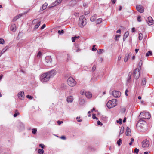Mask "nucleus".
I'll list each match as a JSON object with an SVG mask.
<instances>
[{
    "mask_svg": "<svg viewBox=\"0 0 154 154\" xmlns=\"http://www.w3.org/2000/svg\"><path fill=\"white\" fill-rule=\"evenodd\" d=\"M86 20L84 16H80L79 18V26L81 28L83 27L86 24Z\"/></svg>",
    "mask_w": 154,
    "mask_h": 154,
    "instance_id": "obj_1",
    "label": "nucleus"
},
{
    "mask_svg": "<svg viewBox=\"0 0 154 154\" xmlns=\"http://www.w3.org/2000/svg\"><path fill=\"white\" fill-rule=\"evenodd\" d=\"M116 100L115 99L109 100L106 104L107 107L109 109L115 107L117 105Z\"/></svg>",
    "mask_w": 154,
    "mask_h": 154,
    "instance_id": "obj_2",
    "label": "nucleus"
},
{
    "mask_svg": "<svg viewBox=\"0 0 154 154\" xmlns=\"http://www.w3.org/2000/svg\"><path fill=\"white\" fill-rule=\"evenodd\" d=\"M139 116L140 117V119H150L151 117L150 115L149 112H141Z\"/></svg>",
    "mask_w": 154,
    "mask_h": 154,
    "instance_id": "obj_3",
    "label": "nucleus"
},
{
    "mask_svg": "<svg viewBox=\"0 0 154 154\" xmlns=\"http://www.w3.org/2000/svg\"><path fill=\"white\" fill-rule=\"evenodd\" d=\"M142 122H144L143 119H140L137 122V126H138L140 128H141L143 129V131H144L146 130L147 128V125L146 124H143L141 123Z\"/></svg>",
    "mask_w": 154,
    "mask_h": 154,
    "instance_id": "obj_4",
    "label": "nucleus"
},
{
    "mask_svg": "<svg viewBox=\"0 0 154 154\" xmlns=\"http://www.w3.org/2000/svg\"><path fill=\"white\" fill-rule=\"evenodd\" d=\"M50 79L49 76L47 72L42 74L40 77V80L42 82H47Z\"/></svg>",
    "mask_w": 154,
    "mask_h": 154,
    "instance_id": "obj_5",
    "label": "nucleus"
},
{
    "mask_svg": "<svg viewBox=\"0 0 154 154\" xmlns=\"http://www.w3.org/2000/svg\"><path fill=\"white\" fill-rule=\"evenodd\" d=\"M67 83L68 85L70 86L73 87L76 84L75 80L72 77H69L67 79Z\"/></svg>",
    "mask_w": 154,
    "mask_h": 154,
    "instance_id": "obj_6",
    "label": "nucleus"
},
{
    "mask_svg": "<svg viewBox=\"0 0 154 154\" xmlns=\"http://www.w3.org/2000/svg\"><path fill=\"white\" fill-rule=\"evenodd\" d=\"M150 144L149 141L147 139H145L142 142V147L144 148L148 147Z\"/></svg>",
    "mask_w": 154,
    "mask_h": 154,
    "instance_id": "obj_7",
    "label": "nucleus"
},
{
    "mask_svg": "<svg viewBox=\"0 0 154 154\" xmlns=\"http://www.w3.org/2000/svg\"><path fill=\"white\" fill-rule=\"evenodd\" d=\"M133 76L136 79H137L140 76L139 69H136L133 73Z\"/></svg>",
    "mask_w": 154,
    "mask_h": 154,
    "instance_id": "obj_8",
    "label": "nucleus"
},
{
    "mask_svg": "<svg viewBox=\"0 0 154 154\" xmlns=\"http://www.w3.org/2000/svg\"><path fill=\"white\" fill-rule=\"evenodd\" d=\"M47 73L50 78L53 77L56 74V71L55 70L53 69L48 71Z\"/></svg>",
    "mask_w": 154,
    "mask_h": 154,
    "instance_id": "obj_9",
    "label": "nucleus"
},
{
    "mask_svg": "<svg viewBox=\"0 0 154 154\" xmlns=\"http://www.w3.org/2000/svg\"><path fill=\"white\" fill-rule=\"evenodd\" d=\"M121 92L117 91H113L112 92V94L115 98H118L121 96Z\"/></svg>",
    "mask_w": 154,
    "mask_h": 154,
    "instance_id": "obj_10",
    "label": "nucleus"
},
{
    "mask_svg": "<svg viewBox=\"0 0 154 154\" xmlns=\"http://www.w3.org/2000/svg\"><path fill=\"white\" fill-rule=\"evenodd\" d=\"M137 10L140 13H143L144 11V8L141 5H137L136 6Z\"/></svg>",
    "mask_w": 154,
    "mask_h": 154,
    "instance_id": "obj_11",
    "label": "nucleus"
},
{
    "mask_svg": "<svg viewBox=\"0 0 154 154\" xmlns=\"http://www.w3.org/2000/svg\"><path fill=\"white\" fill-rule=\"evenodd\" d=\"M146 21L148 24L149 25H151L153 24V20L151 17H148Z\"/></svg>",
    "mask_w": 154,
    "mask_h": 154,
    "instance_id": "obj_12",
    "label": "nucleus"
},
{
    "mask_svg": "<svg viewBox=\"0 0 154 154\" xmlns=\"http://www.w3.org/2000/svg\"><path fill=\"white\" fill-rule=\"evenodd\" d=\"M24 92L23 91H20L18 94V97L21 100L23 99L24 98Z\"/></svg>",
    "mask_w": 154,
    "mask_h": 154,
    "instance_id": "obj_13",
    "label": "nucleus"
},
{
    "mask_svg": "<svg viewBox=\"0 0 154 154\" xmlns=\"http://www.w3.org/2000/svg\"><path fill=\"white\" fill-rule=\"evenodd\" d=\"M125 134L127 136H130L131 134V130L128 127L127 128Z\"/></svg>",
    "mask_w": 154,
    "mask_h": 154,
    "instance_id": "obj_14",
    "label": "nucleus"
},
{
    "mask_svg": "<svg viewBox=\"0 0 154 154\" xmlns=\"http://www.w3.org/2000/svg\"><path fill=\"white\" fill-rule=\"evenodd\" d=\"M16 26L15 24H12L10 27L11 30L13 32H14L16 30Z\"/></svg>",
    "mask_w": 154,
    "mask_h": 154,
    "instance_id": "obj_15",
    "label": "nucleus"
},
{
    "mask_svg": "<svg viewBox=\"0 0 154 154\" xmlns=\"http://www.w3.org/2000/svg\"><path fill=\"white\" fill-rule=\"evenodd\" d=\"M62 0H57L56 1L53 3V6H52L53 7L56 6V5H59L61 3Z\"/></svg>",
    "mask_w": 154,
    "mask_h": 154,
    "instance_id": "obj_16",
    "label": "nucleus"
},
{
    "mask_svg": "<svg viewBox=\"0 0 154 154\" xmlns=\"http://www.w3.org/2000/svg\"><path fill=\"white\" fill-rule=\"evenodd\" d=\"M48 4L47 3H45L42 6V8H40V10L43 11L45 10L47 7Z\"/></svg>",
    "mask_w": 154,
    "mask_h": 154,
    "instance_id": "obj_17",
    "label": "nucleus"
},
{
    "mask_svg": "<svg viewBox=\"0 0 154 154\" xmlns=\"http://www.w3.org/2000/svg\"><path fill=\"white\" fill-rule=\"evenodd\" d=\"M85 94L86 96L88 98H90L92 97L91 93L90 92H86Z\"/></svg>",
    "mask_w": 154,
    "mask_h": 154,
    "instance_id": "obj_18",
    "label": "nucleus"
},
{
    "mask_svg": "<svg viewBox=\"0 0 154 154\" xmlns=\"http://www.w3.org/2000/svg\"><path fill=\"white\" fill-rule=\"evenodd\" d=\"M67 101L68 102H72L73 101L72 97V96H70L67 98Z\"/></svg>",
    "mask_w": 154,
    "mask_h": 154,
    "instance_id": "obj_19",
    "label": "nucleus"
},
{
    "mask_svg": "<svg viewBox=\"0 0 154 154\" xmlns=\"http://www.w3.org/2000/svg\"><path fill=\"white\" fill-rule=\"evenodd\" d=\"M70 5L72 6H73L76 4V0H72L71 2Z\"/></svg>",
    "mask_w": 154,
    "mask_h": 154,
    "instance_id": "obj_20",
    "label": "nucleus"
},
{
    "mask_svg": "<svg viewBox=\"0 0 154 154\" xmlns=\"http://www.w3.org/2000/svg\"><path fill=\"white\" fill-rule=\"evenodd\" d=\"M129 35V34L128 32H126L124 35L123 37V40H125L128 36Z\"/></svg>",
    "mask_w": 154,
    "mask_h": 154,
    "instance_id": "obj_21",
    "label": "nucleus"
},
{
    "mask_svg": "<svg viewBox=\"0 0 154 154\" xmlns=\"http://www.w3.org/2000/svg\"><path fill=\"white\" fill-rule=\"evenodd\" d=\"M132 73L131 72H130L129 73L128 76V79L127 80V82H129V81L131 79V77L132 75Z\"/></svg>",
    "mask_w": 154,
    "mask_h": 154,
    "instance_id": "obj_22",
    "label": "nucleus"
},
{
    "mask_svg": "<svg viewBox=\"0 0 154 154\" xmlns=\"http://www.w3.org/2000/svg\"><path fill=\"white\" fill-rule=\"evenodd\" d=\"M14 112L15 113L13 116L14 117H16L17 116V115H19V113L17 110H16L14 111Z\"/></svg>",
    "mask_w": 154,
    "mask_h": 154,
    "instance_id": "obj_23",
    "label": "nucleus"
},
{
    "mask_svg": "<svg viewBox=\"0 0 154 154\" xmlns=\"http://www.w3.org/2000/svg\"><path fill=\"white\" fill-rule=\"evenodd\" d=\"M41 21H39L38 23L35 25L34 29H36L38 28L39 27V26L40 24Z\"/></svg>",
    "mask_w": 154,
    "mask_h": 154,
    "instance_id": "obj_24",
    "label": "nucleus"
},
{
    "mask_svg": "<svg viewBox=\"0 0 154 154\" xmlns=\"http://www.w3.org/2000/svg\"><path fill=\"white\" fill-rule=\"evenodd\" d=\"M130 54H126L125 56V59H124V61L125 62H126L127 61L128 59V57L129 56Z\"/></svg>",
    "mask_w": 154,
    "mask_h": 154,
    "instance_id": "obj_25",
    "label": "nucleus"
},
{
    "mask_svg": "<svg viewBox=\"0 0 154 154\" xmlns=\"http://www.w3.org/2000/svg\"><path fill=\"white\" fill-rule=\"evenodd\" d=\"M146 82V80L145 78H144L143 79V80L142 81V82L141 83V85H145Z\"/></svg>",
    "mask_w": 154,
    "mask_h": 154,
    "instance_id": "obj_26",
    "label": "nucleus"
},
{
    "mask_svg": "<svg viewBox=\"0 0 154 154\" xmlns=\"http://www.w3.org/2000/svg\"><path fill=\"white\" fill-rule=\"evenodd\" d=\"M152 55V53L151 51H149L146 54V56L147 57H148Z\"/></svg>",
    "mask_w": 154,
    "mask_h": 154,
    "instance_id": "obj_27",
    "label": "nucleus"
},
{
    "mask_svg": "<svg viewBox=\"0 0 154 154\" xmlns=\"http://www.w3.org/2000/svg\"><path fill=\"white\" fill-rule=\"evenodd\" d=\"M38 152L40 154H43L44 152V151L43 149H39L38 150Z\"/></svg>",
    "mask_w": 154,
    "mask_h": 154,
    "instance_id": "obj_28",
    "label": "nucleus"
},
{
    "mask_svg": "<svg viewBox=\"0 0 154 154\" xmlns=\"http://www.w3.org/2000/svg\"><path fill=\"white\" fill-rule=\"evenodd\" d=\"M64 33V32L63 30H59L58 31V33L59 35H62Z\"/></svg>",
    "mask_w": 154,
    "mask_h": 154,
    "instance_id": "obj_29",
    "label": "nucleus"
},
{
    "mask_svg": "<svg viewBox=\"0 0 154 154\" xmlns=\"http://www.w3.org/2000/svg\"><path fill=\"white\" fill-rule=\"evenodd\" d=\"M124 127H122L121 128V129H120V132H119V134H122L123 132H124Z\"/></svg>",
    "mask_w": 154,
    "mask_h": 154,
    "instance_id": "obj_30",
    "label": "nucleus"
},
{
    "mask_svg": "<svg viewBox=\"0 0 154 154\" xmlns=\"http://www.w3.org/2000/svg\"><path fill=\"white\" fill-rule=\"evenodd\" d=\"M102 18H99L97 20V24H100L102 21Z\"/></svg>",
    "mask_w": 154,
    "mask_h": 154,
    "instance_id": "obj_31",
    "label": "nucleus"
},
{
    "mask_svg": "<svg viewBox=\"0 0 154 154\" xmlns=\"http://www.w3.org/2000/svg\"><path fill=\"white\" fill-rule=\"evenodd\" d=\"M122 140L121 139H119L117 141V143L118 145L119 146H120L121 144L122 143Z\"/></svg>",
    "mask_w": 154,
    "mask_h": 154,
    "instance_id": "obj_32",
    "label": "nucleus"
},
{
    "mask_svg": "<svg viewBox=\"0 0 154 154\" xmlns=\"http://www.w3.org/2000/svg\"><path fill=\"white\" fill-rule=\"evenodd\" d=\"M120 111L121 113H124L126 111V109L124 108H121Z\"/></svg>",
    "mask_w": 154,
    "mask_h": 154,
    "instance_id": "obj_33",
    "label": "nucleus"
},
{
    "mask_svg": "<svg viewBox=\"0 0 154 154\" xmlns=\"http://www.w3.org/2000/svg\"><path fill=\"white\" fill-rule=\"evenodd\" d=\"M37 131V129L35 128H33L32 129V134H35L36 133Z\"/></svg>",
    "mask_w": 154,
    "mask_h": 154,
    "instance_id": "obj_34",
    "label": "nucleus"
},
{
    "mask_svg": "<svg viewBox=\"0 0 154 154\" xmlns=\"http://www.w3.org/2000/svg\"><path fill=\"white\" fill-rule=\"evenodd\" d=\"M143 38V34L141 33H139V40H141Z\"/></svg>",
    "mask_w": 154,
    "mask_h": 154,
    "instance_id": "obj_35",
    "label": "nucleus"
},
{
    "mask_svg": "<svg viewBox=\"0 0 154 154\" xmlns=\"http://www.w3.org/2000/svg\"><path fill=\"white\" fill-rule=\"evenodd\" d=\"M42 53L41 52V51H38L37 53V57L39 58H40L41 57V56L42 55Z\"/></svg>",
    "mask_w": 154,
    "mask_h": 154,
    "instance_id": "obj_36",
    "label": "nucleus"
},
{
    "mask_svg": "<svg viewBox=\"0 0 154 154\" xmlns=\"http://www.w3.org/2000/svg\"><path fill=\"white\" fill-rule=\"evenodd\" d=\"M120 37V35H116L114 38V39L116 41L119 40V38Z\"/></svg>",
    "mask_w": 154,
    "mask_h": 154,
    "instance_id": "obj_37",
    "label": "nucleus"
},
{
    "mask_svg": "<svg viewBox=\"0 0 154 154\" xmlns=\"http://www.w3.org/2000/svg\"><path fill=\"white\" fill-rule=\"evenodd\" d=\"M5 41L3 39L0 38V44H3L4 43Z\"/></svg>",
    "mask_w": 154,
    "mask_h": 154,
    "instance_id": "obj_38",
    "label": "nucleus"
},
{
    "mask_svg": "<svg viewBox=\"0 0 154 154\" xmlns=\"http://www.w3.org/2000/svg\"><path fill=\"white\" fill-rule=\"evenodd\" d=\"M117 122L119 123L120 124H121L122 123V120L121 118H119L118 120H117Z\"/></svg>",
    "mask_w": 154,
    "mask_h": 154,
    "instance_id": "obj_39",
    "label": "nucleus"
},
{
    "mask_svg": "<svg viewBox=\"0 0 154 154\" xmlns=\"http://www.w3.org/2000/svg\"><path fill=\"white\" fill-rule=\"evenodd\" d=\"M96 18H94V17L93 16H92V17L91 18L90 20L92 22H94L96 20Z\"/></svg>",
    "mask_w": 154,
    "mask_h": 154,
    "instance_id": "obj_40",
    "label": "nucleus"
},
{
    "mask_svg": "<svg viewBox=\"0 0 154 154\" xmlns=\"http://www.w3.org/2000/svg\"><path fill=\"white\" fill-rule=\"evenodd\" d=\"M95 114H93V115H92V116H92V117L93 118V119H95L96 120H98V119L97 117H96L95 116Z\"/></svg>",
    "mask_w": 154,
    "mask_h": 154,
    "instance_id": "obj_41",
    "label": "nucleus"
},
{
    "mask_svg": "<svg viewBox=\"0 0 154 154\" xmlns=\"http://www.w3.org/2000/svg\"><path fill=\"white\" fill-rule=\"evenodd\" d=\"M139 151V149H137V148H135V150H134V152L136 153L137 154L138 153V152Z\"/></svg>",
    "mask_w": 154,
    "mask_h": 154,
    "instance_id": "obj_42",
    "label": "nucleus"
},
{
    "mask_svg": "<svg viewBox=\"0 0 154 154\" xmlns=\"http://www.w3.org/2000/svg\"><path fill=\"white\" fill-rule=\"evenodd\" d=\"M76 40V37H72V42H74Z\"/></svg>",
    "mask_w": 154,
    "mask_h": 154,
    "instance_id": "obj_43",
    "label": "nucleus"
},
{
    "mask_svg": "<svg viewBox=\"0 0 154 154\" xmlns=\"http://www.w3.org/2000/svg\"><path fill=\"white\" fill-rule=\"evenodd\" d=\"M45 27H46V25L45 24H44L42 25V26L41 27L40 29L42 30V29H43Z\"/></svg>",
    "mask_w": 154,
    "mask_h": 154,
    "instance_id": "obj_44",
    "label": "nucleus"
},
{
    "mask_svg": "<svg viewBox=\"0 0 154 154\" xmlns=\"http://www.w3.org/2000/svg\"><path fill=\"white\" fill-rule=\"evenodd\" d=\"M17 17V16H16L15 17H14L13 19V21L14 22L17 20L18 19Z\"/></svg>",
    "mask_w": 154,
    "mask_h": 154,
    "instance_id": "obj_45",
    "label": "nucleus"
},
{
    "mask_svg": "<svg viewBox=\"0 0 154 154\" xmlns=\"http://www.w3.org/2000/svg\"><path fill=\"white\" fill-rule=\"evenodd\" d=\"M143 63V61L142 60H140V61L139 63L138 64V65L140 67L142 65Z\"/></svg>",
    "mask_w": 154,
    "mask_h": 154,
    "instance_id": "obj_46",
    "label": "nucleus"
},
{
    "mask_svg": "<svg viewBox=\"0 0 154 154\" xmlns=\"http://www.w3.org/2000/svg\"><path fill=\"white\" fill-rule=\"evenodd\" d=\"M96 69V66L94 65L93 66L92 69V71L94 72V71Z\"/></svg>",
    "mask_w": 154,
    "mask_h": 154,
    "instance_id": "obj_47",
    "label": "nucleus"
},
{
    "mask_svg": "<svg viewBox=\"0 0 154 154\" xmlns=\"http://www.w3.org/2000/svg\"><path fill=\"white\" fill-rule=\"evenodd\" d=\"M24 14H19L18 15H17V18L18 19H19V18H20V17L23 15Z\"/></svg>",
    "mask_w": 154,
    "mask_h": 154,
    "instance_id": "obj_48",
    "label": "nucleus"
},
{
    "mask_svg": "<svg viewBox=\"0 0 154 154\" xmlns=\"http://www.w3.org/2000/svg\"><path fill=\"white\" fill-rule=\"evenodd\" d=\"M140 19H141V17L140 16H138L137 18V20L139 22L141 21V20Z\"/></svg>",
    "mask_w": 154,
    "mask_h": 154,
    "instance_id": "obj_49",
    "label": "nucleus"
},
{
    "mask_svg": "<svg viewBox=\"0 0 154 154\" xmlns=\"http://www.w3.org/2000/svg\"><path fill=\"white\" fill-rule=\"evenodd\" d=\"M26 97H27L28 98L30 99H32L33 98V97L32 96H31L30 95H27Z\"/></svg>",
    "mask_w": 154,
    "mask_h": 154,
    "instance_id": "obj_50",
    "label": "nucleus"
},
{
    "mask_svg": "<svg viewBox=\"0 0 154 154\" xmlns=\"http://www.w3.org/2000/svg\"><path fill=\"white\" fill-rule=\"evenodd\" d=\"M38 20V19H36L33 20L32 22L33 24H35V22H37V20Z\"/></svg>",
    "mask_w": 154,
    "mask_h": 154,
    "instance_id": "obj_51",
    "label": "nucleus"
},
{
    "mask_svg": "<svg viewBox=\"0 0 154 154\" xmlns=\"http://www.w3.org/2000/svg\"><path fill=\"white\" fill-rule=\"evenodd\" d=\"M97 124L99 125H103L102 123L99 120L97 121Z\"/></svg>",
    "mask_w": 154,
    "mask_h": 154,
    "instance_id": "obj_52",
    "label": "nucleus"
},
{
    "mask_svg": "<svg viewBox=\"0 0 154 154\" xmlns=\"http://www.w3.org/2000/svg\"><path fill=\"white\" fill-rule=\"evenodd\" d=\"M39 146L41 147V148L42 149H44L45 147V146L43 144H39Z\"/></svg>",
    "mask_w": 154,
    "mask_h": 154,
    "instance_id": "obj_53",
    "label": "nucleus"
},
{
    "mask_svg": "<svg viewBox=\"0 0 154 154\" xmlns=\"http://www.w3.org/2000/svg\"><path fill=\"white\" fill-rule=\"evenodd\" d=\"M135 29L134 27H133L132 29V32H135Z\"/></svg>",
    "mask_w": 154,
    "mask_h": 154,
    "instance_id": "obj_54",
    "label": "nucleus"
},
{
    "mask_svg": "<svg viewBox=\"0 0 154 154\" xmlns=\"http://www.w3.org/2000/svg\"><path fill=\"white\" fill-rule=\"evenodd\" d=\"M103 49H100L99 51H97V52L99 53H101V52H102V51H103Z\"/></svg>",
    "mask_w": 154,
    "mask_h": 154,
    "instance_id": "obj_55",
    "label": "nucleus"
},
{
    "mask_svg": "<svg viewBox=\"0 0 154 154\" xmlns=\"http://www.w3.org/2000/svg\"><path fill=\"white\" fill-rule=\"evenodd\" d=\"M6 49H3L2 51L1 52H0V53H2V54H3L4 52H5L6 51Z\"/></svg>",
    "mask_w": 154,
    "mask_h": 154,
    "instance_id": "obj_56",
    "label": "nucleus"
},
{
    "mask_svg": "<svg viewBox=\"0 0 154 154\" xmlns=\"http://www.w3.org/2000/svg\"><path fill=\"white\" fill-rule=\"evenodd\" d=\"M63 123V122L62 121H57V123L59 125H60V124L62 123Z\"/></svg>",
    "mask_w": 154,
    "mask_h": 154,
    "instance_id": "obj_57",
    "label": "nucleus"
},
{
    "mask_svg": "<svg viewBox=\"0 0 154 154\" xmlns=\"http://www.w3.org/2000/svg\"><path fill=\"white\" fill-rule=\"evenodd\" d=\"M90 13V12L89 11H87L86 12H85V15H88V14H89Z\"/></svg>",
    "mask_w": 154,
    "mask_h": 154,
    "instance_id": "obj_58",
    "label": "nucleus"
},
{
    "mask_svg": "<svg viewBox=\"0 0 154 154\" xmlns=\"http://www.w3.org/2000/svg\"><path fill=\"white\" fill-rule=\"evenodd\" d=\"M128 91L127 89H126L125 92V94L126 96H127L128 95L127 92Z\"/></svg>",
    "mask_w": 154,
    "mask_h": 154,
    "instance_id": "obj_59",
    "label": "nucleus"
},
{
    "mask_svg": "<svg viewBox=\"0 0 154 154\" xmlns=\"http://www.w3.org/2000/svg\"><path fill=\"white\" fill-rule=\"evenodd\" d=\"M60 138L63 140H65L66 139L65 137L64 136H62L60 137Z\"/></svg>",
    "mask_w": 154,
    "mask_h": 154,
    "instance_id": "obj_60",
    "label": "nucleus"
},
{
    "mask_svg": "<svg viewBox=\"0 0 154 154\" xmlns=\"http://www.w3.org/2000/svg\"><path fill=\"white\" fill-rule=\"evenodd\" d=\"M116 0H111V2L113 4H115L116 2Z\"/></svg>",
    "mask_w": 154,
    "mask_h": 154,
    "instance_id": "obj_61",
    "label": "nucleus"
},
{
    "mask_svg": "<svg viewBox=\"0 0 154 154\" xmlns=\"http://www.w3.org/2000/svg\"><path fill=\"white\" fill-rule=\"evenodd\" d=\"M126 117H125L123 120V122H124V123H125L126 122Z\"/></svg>",
    "mask_w": 154,
    "mask_h": 154,
    "instance_id": "obj_62",
    "label": "nucleus"
},
{
    "mask_svg": "<svg viewBox=\"0 0 154 154\" xmlns=\"http://www.w3.org/2000/svg\"><path fill=\"white\" fill-rule=\"evenodd\" d=\"M121 31L120 29H118L117 31L116 32L117 33H121Z\"/></svg>",
    "mask_w": 154,
    "mask_h": 154,
    "instance_id": "obj_63",
    "label": "nucleus"
},
{
    "mask_svg": "<svg viewBox=\"0 0 154 154\" xmlns=\"http://www.w3.org/2000/svg\"><path fill=\"white\" fill-rule=\"evenodd\" d=\"M139 49H135V52L137 53V52H138Z\"/></svg>",
    "mask_w": 154,
    "mask_h": 154,
    "instance_id": "obj_64",
    "label": "nucleus"
}]
</instances>
